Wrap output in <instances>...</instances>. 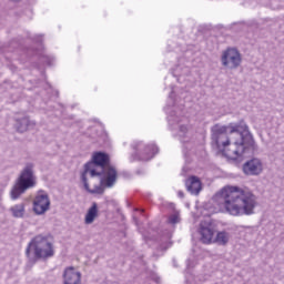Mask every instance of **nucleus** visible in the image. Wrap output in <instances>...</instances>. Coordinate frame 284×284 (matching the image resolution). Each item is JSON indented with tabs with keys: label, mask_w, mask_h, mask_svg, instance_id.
<instances>
[{
	"label": "nucleus",
	"mask_w": 284,
	"mask_h": 284,
	"mask_svg": "<svg viewBox=\"0 0 284 284\" xmlns=\"http://www.w3.org/2000/svg\"><path fill=\"white\" fill-rule=\"evenodd\" d=\"M211 132L212 144L223 152L227 159L236 161L245 154L258 152V145L245 121L229 125L215 124L211 128Z\"/></svg>",
	"instance_id": "obj_1"
},
{
	"label": "nucleus",
	"mask_w": 284,
	"mask_h": 284,
	"mask_svg": "<svg viewBox=\"0 0 284 284\" xmlns=\"http://www.w3.org/2000/svg\"><path fill=\"white\" fill-rule=\"evenodd\" d=\"M213 201L231 216H252L258 205L254 193L239 186H224Z\"/></svg>",
	"instance_id": "obj_2"
},
{
	"label": "nucleus",
	"mask_w": 284,
	"mask_h": 284,
	"mask_svg": "<svg viewBox=\"0 0 284 284\" xmlns=\"http://www.w3.org/2000/svg\"><path fill=\"white\" fill-rule=\"evenodd\" d=\"M52 235L41 233L36 235L26 248V256L31 265L38 261H48L54 256V244H52Z\"/></svg>",
	"instance_id": "obj_3"
},
{
	"label": "nucleus",
	"mask_w": 284,
	"mask_h": 284,
	"mask_svg": "<svg viewBox=\"0 0 284 284\" xmlns=\"http://www.w3.org/2000/svg\"><path fill=\"white\" fill-rule=\"evenodd\" d=\"M37 186V176L34 175V164L27 163L20 175L16 180L10 191L11 201H18L28 190Z\"/></svg>",
	"instance_id": "obj_4"
},
{
	"label": "nucleus",
	"mask_w": 284,
	"mask_h": 284,
	"mask_svg": "<svg viewBox=\"0 0 284 284\" xmlns=\"http://www.w3.org/2000/svg\"><path fill=\"white\" fill-rule=\"evenodd\" d=\"M109 165H111L110 155L105 152L98 151L92 154L91 161L84 164L82 174H90L91 179H94V176L101 175V172H99L100 170H103Z\"/></svg>",
	"instance_id": "obj_5"
},
{
	"label": "nucleus",
	"mask_w": 284,
	"mask_h": 284,
	"mask_svg": "<svg viewBox=\"0 0 284 284\" xmlns=\"http://www.w3.org/2000/svg\"><path fill=\"white\" fill-rule=\"evenodd\" d=\"M131 148L133 150L131 161H150L154 159L155 154H159V146L145 144L143 141H134Z\"/></svg>",
	"instance_id": "obj_6"
},
{
	"label": "nucleus",
	"mask_w": 284,
	"mask_h": 284,
	"mask_svg": "<svg viewBox=\"0 0 284 284\" xmlns=\"http://www.w3.org/2000/svg\"><path fill=\"white\" fill-rule=\"evenodd\" d=\"M221 63L223 68H227L229 70H236L243 63V58L241 57V52L236 48H227L222 52Z\"/></svg>",
	"instance_id": "obj_7"
},
{
	"label": "nucleus",
	"mask_w": 284,
	"mask_h": 284,
	"mask_svg": "<svg viewBox=\"0 0 284 284\" xmlns=\"http://www.w3.org/2000/svg\"><path fill=\"white\" fill-rule=\"evenodd\" d=\"M101 176V185H105V187H113L114 183H116V168H114L112 164H109V166H104V169H101L100 171Z\"/></svg>",
	"instance_id": "obj_8"
},
{
	"label": "nucleus",
	"mask_w": 284,
	"mask_h": 284,
	"mask_svg": "<svg viewBox=\"0 0 284 284\" xmlns=\"http://www.w3.org/2000/svg\"><path fill=\"white\" fill-rule=\"evenodd\" d=\"M50 210V197L43 191H40L33 201V212L38 216Z\"/></svg>",
	"instance_id": "obj_9"
},
{
	"label": "nucleus",
	"mask_w": 284,
	"mask_h": 284,
	"mask_svg": "<svg viewBox=\"0 0 284 284\" xmlns=\"http://www.w3.org/2000/svg\"><path fill=\"white\" fill-rule=\"evenodd\" d=\"M243 172L247 176H258L263 172V162L253 158L243 164Z\"/></svg>",
	"instance_id": "obj_10"
},
{
	"label": "nucleus",
	"mask_w": 284,
	"mask_h": 284,
	"mask_svg": "<svg viewBox=\"0 0 284 284\" xmlns=\"http://www.w3.org/2000/svg\"><path fill=\"white\" fill-rule=\"evenodd\" d=\"M214 225L207 224L205 225L204 223L200 224V236L202 243L205 245H210V243H214Z\"/></svg>",
	"instance_id": "obj_11"
},
{
	"label": "nucleus",
	"mask_w": 284,
	"mask_h": 284,
	"mask_svg": "<svg viewBox=\"0 0 284 284\" xmlns=\"http://www.w3.org/2000/svg\"><path fill=\"white\" fill-rule=\"evenodd\" d=\"M63 283L64 284H81V272H78L72 266L67 267L63 273Z\"/></svg>",
	"instance_id": "obj_12"
},
{
	"label": "nucleus",
	"mask_w": 284,
	"mask_h": 284,
	"mask_svg": "<svg viewBox=\"0 0 284 284\" xmlns=\"http://www.w3.org/2000/svg\"><path fill=\"white\" fill-rule=\"evenodd\" d=\"M185 186L187 192H190V194H194L195 196L199 195L202 190L201 180L194 175L186 180Z\"/></svg>",
	"instance_id": "obj_13"
},
{
	"label": "nucleus",
	"mask_w": 284,
	"mask_h": 284,
	"mask_svg": "<svg viewBox=\"0 0 284 284\" xmlns=\"http://www.w3.org/2000/svg\"><path fill=\"white\" fill-rule=\"evenodd\" d=\"M97 216H99V204L97 202H93L91 207L88 210L84 222L87 225H92L94 223Z\"/></svg>",
	"instance_id": "obj_14"
},
{
	"label": "nucleus",
	"mask_w": 284,
	"mask_h": 284,
	"mask_svg": "<svg viewBox=\"0 0 284 284\" xmlns=\"http://www.w3.org/2000/svg\"><path fill=\"white\" fill-rule=\"evenodd\" d=\"M81 181L83 183L84 190L89 194H103V186L95 185L94 189H90V183H88V173H81Z\"/></svg>",
	"instance_id": "obj_15"
},
{
	"label": "nucleus",
	"mask_w": 284,
	"mask_h": 284,
	"mask_svg": "<svg viewBox=\"0 0 284 284\" xmlns=\"http://www.w3.org/2000/svg\"><path fill=\"white\" fill-rule=\"evenodd\" d=\"M13 219H23L26 216V203H19L9 209Z\"/></svg>",
	"instance_id": "obj_16"
},
{
	"label": "nucleus",
	"mask_w": 284,
	"mask_h": 284,
	"mask_svg": "<svg viewBox=\"0 0 284 284\" xmlns=\"http://www.w3.org/2000/svg\"><path fill=\"white\" fill-rule=\"evenodd\" d=\"M32 125V122L29 118H22L16 121V130L17 132H20V134H23V132H28V129Z\"/></svg>",
	"instance_id": "obj_17"
},
{
	"label": "nucleus",
	"mask_w": 284,
	"mask_h": 284,
	"mask_svg": "<svg viewBox=\"0 0 284 284\" xmlns=\"http://www.w3.org/2000/svg\"><path fill=\"white\" fill-rule=\"evenodd\" d=\"M213 243H217V245H227V243H230V233L225 231L219 232L213 240Z\"/></svg>",
	"instance_id": "obj_18"
},
{
	"label": "nucleus",
	"mask_w": 284,
	"mask_h": 284,
	"mask_svg": "<svg viewBox=\"0 0 284 284\" xmlns=\"http://www.w3.org/2000/svg\"><path fill=\"white\" fill-rule=\"evenodd\" d=\"M172 239V232H166V242H162L159 246V250H161V252H165V250H169V247H172V241H170Z\"/></svg>",
	"instance_id": "obj_19"
},
{
	"label": "nucleus",
	"mask_w": 284,
	"mask_h": 284,
	"mask_svg": "<svg viewBox=\"0 0 284 284\" xmlns=\"http://www.w3.org/2000/svg\"><path fill=\"white\" fill-rule=\"evenodd\" d=\"M168 223H170L171 225H176V223H179V215L173 214L169 217Z\"/></svg>",
	"instance_id": "obj_20"
},
{
	"label": "nucleus",
	"mask_w": 284,
	"mask_h": 284,
	"mask_svg": "<svg viewBox=\"0 0 284 284\" xmlns=\"http://www.w3.org/2000/svg\"><path fill=\"white\" fill-rule=\"evenodd\" d=\"M41 61H42L43 63H45L47 65H52L54 59H52V58H50V57H48V55H43V57L41 58Z\"/></svg>",
	"instance_id": "obj_21"
},
{
	"label": "nucleus",
	"mask_w": 284,
	"mask_h": 284,
	"mask_svg": "<svg viewBox=\"0 0 284 284\" xmlns=\"http://www.w3.org/2000/svg\"><path fill=\"white\" fill-rule=\"evenodd\" d=\"M180 132L182 134H186L187 133V125H180Z\"/></svg>",
	"instance_id": "obj_22"
},
{
	"label": "nucleus",
	"mask_w": 284,
	"mask_h": 284,
	"mask_svg": "<svg viewBox=\"0 0 284 284\" xmlns=\"http://www.w3.org/2000/svg\"><path fill=\"white\" fill-rule=\"evenodd\" d=\"M169 122H170V123H174V122L179 123V119H178V118H174V115H170V116H169Z\"/></svg>",
	"instance_id": "obj_23"
},
{
	"label": "nucleus",
	"mask_w": 284,
	"mask_h": 284,
	"mask_svg": "<svg viewBox=\"0 0 284 284\" xmlns=\"http://www.w3.org/2000/svg\"><path fill=\"white\" fill-rule=\"evenodd\" d=\"M178 196H179L180 199H185V193H183V191H179V192H178Z\"/></svg>",
	"instance_id": "obj_24"
},
{
	"label": "nucleus",
	"mask_w": 284,
	"mask_h": 284,
	"mask_svg": "<svg viewBox=\"0 0 284 284\" xmlns=\"http://www.w3.org/2000/svg\"><path fill=\"white\" fill-rule=\"evenodd\" d=\"M173 94H174V91H172V92L170 93V95H169V99H171V101H172V105H174V99L172 98Z\"/></svg>",
	"instance_id": "obj_25"
},
{
	"label": "nucleus",
	"mask_w": 284,
	"mask_h": 284,
	"mask_svg": "<svg viewBox=\"0 0 284 284\" xmlns=\"http://www.w3.org/2000/svg\"><path fill=\"white\" fill-rule=\"evenodd\" d=\"M133 219H134L135 224L138 225L139 224V220L136 217H133Z\"/></svg>",
	"instance_id": "obj_26"
},
{
	"label": "nucleus",
	"mask_w": 284,
	"mask_h": 284,
	"mask_svg": "<svg viewBox=\"0 0 284 284\" xmlns=\"http://www.w3.org/2000/svg\"><path fill=\"white\" fill-rule=\"evenodd\" d=\"M12 1H16V2H18V1H21V0H12Z\"/></svg>",
	"instance_id": "obj_27"
},
{
	"label": "nucleus",
	"mask_w": 284,
	"mask_h": 284,
	"mask_svg": "<svg viewBox=\"0 0 284 284\" xmlns=\"http://www.w3.org/2000/svg\"><path fill=\"white\" fill-rule=\"evenodd\" d=\"M141 212L143 213L144 211H143V210H141Z\"/></svg>",
	"instance_id": "obj_28"
}]
</instances>
